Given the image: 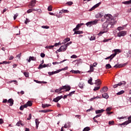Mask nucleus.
Segmentation results:
<instances>
[{"mask_svg":"<svg viewBox=\"0 0 131 131\" xmlns=\"http://www.w3.org/2000/svg\"><path fill=\"white\" fill-rule=\"evenodd\" d=\"M101 20V22H104V21H105V23L110 22L111 25H115L117 22L116 20H115V17H102Z\"/></svg>","mask_w":131,"mask_h":131,"instance_id":"f257e3e1","label":"nucleus"},{"mask_svg":"<svg viewBox=\"0 0 131 131\" xmlns=\"http://www.w3.org/2000/svg\"><path fill=\"white\" fill-rule=\"evenodd\" d=\"M71 90V87L69 85H64L62 86L61 87L59 88L58 89H56L55 90V93H59V94H62L64 93V92H69Z\"/></svg>","mask_w":131,"mask_h":131,"instance_id":"f03ea898","label":"nucleus"},{"mask_svg":"<svg viewBox=\"0 0 131 131\" xmlns=\"http://www.w3.org/2000/svg\"><path fill=\"white\" fill-rule=\"evenodd\" d=\"M113 25H114L110 24V21H108V23L107 21L106 23H103L102 25V28L104 30H105V32H107V31H108V29H109V28H111Z\"/></svg>","mask_w":131,"mask_h":131,"instance_id":"7ed1b4c3","label":"nucleus"},{"mask_svg":"<svg viewBox=\"0 0 131 131\" xmlns=\"http://www.w3.org/2000/svg\"><path fill=\"white\" fill-rule=\"evenodd\" d=\"M95 81V84H97V86H95L93 89V91H94L95 92H96V91H99V90H100V85L101 84V83H102L101 82V80L100 79L96 80Z\"/></svg>","mask_w":131,"mask_h":131,"instance_id":"20e7f679","label":"nucleus"},{"mask_svg":"<svg viewBox=\"0 0 131 131\" xmlns=\"http://www.w3.org/2000/svg\"><path fill=\"white\" fill-rule=\"evenodd\" d=\"M98 22H99V19H95V20L91 21L86 23V25L87 26H90V25H96Z\"/></svg>","mask_w":131,"mask_h":131,"instance_id":"39448f33","label":"nucleus"},{"mask_svg":"<svg viewBox=\"0 0 131 131\" xmlns=\"http://www.w3.org/2000/svg\"><path fill=\"white\" fill-rule=\"evenodd\" d=\"M126 84V82L124 81H122L120 82L119 83L114 85L113 88L114 89H116V88H118V86H121L122 85H125Z\"/></svg>","mask_w":131,"mask_h":131,"instance_id":"423d86ee","label":"nucleus"},{"mask_svg":"<svg viewBox=\"0 0 131 131\" xmlns=\"http://www.w3.org/2000/svg\"><path fill=\"white\" fill-rule=\"evenodd\" d=\"M97 17H112V15L110 14H105L104 12H101L97 14Z\"/></svg>","mask_w":131,"mask_h":131,"instance_id":"0eeeda50","label":"nucleus"},{"mask_svg":"<svg viewBox=\"0 0 131 131\" xmlns=\"http://www.w3.org/2000/svg\"><path fill=\"white\" fill-rule=\"evenodd\" d=\"M67 50V46L65 45L61 46L60 48L57 50V52H65Z\"/></svg>","mask_w":131,"mask_h":131,"instance_id":"6e6552de","label":"nucleus"},{"mask_svg":"<svg viewBox=\"0 0 131 131\" xmlns=\"http://www.w3.org/2000/svg\"><path fill=\"white\" fill-rule=\"evenodd\" d=\"M35 4H36V0H32L29 5V8H34V6H35Z\"/></svg>","mask_w":131,"mask_h":131,"instance_id":"1a4fd4ad","label":"nucleus"},{"mask_svg":"<svg viewBox=\"0 0 131 131\" xmlns=\"http://www.w3.org/2000/svg\"><path fill=\"white\" fill-rule=\"evenodd\" d=\"M126 32L124 31H120L117 33V35L119 37H121V36H124V35H126Z\"/></svg>","mask_w":131,"mask_h":131,"instance_id":"9d476101","label":"nucleus"},{"mask_svg":"<svg viewBox=\"0 0 131 131\" xmlns=\"http://www.w3.org/2000/svg\"><path fill=\"white\" fill-rule=\"evenodd\" d=\"M28 106L29 107H31V106H32V102L31 101H28L26 104L24 105V108H27Z\"/></svg>","mask_w":131,"mask_h":131,"instance_id":"9b49d317","label":"nucleus"},{"mask_svg":"<svg viewBox=\"0 0 131 131\" xmlns=\"http://www.w3.org/2000/svg\"><path fill=\"white\" fill-rule=\"evenodd\" d=\"M82 25H83V24H78L76 28H74L73 30V31H75L76 30H79V28H80V27H81V26H82Z\"/></svg>","mask_w":131,"mask_h":131,"instance_id":"f8f14e48","label":"nucleus"},{"mask_svg":"<svg viewBox=\"0 0 131 131\" xmlns=\"http://www.w3.org/2000/svg\"><path fill=\"white\" fill-rule=\"evenodd\" d=\"M60 71H61V70H57V71H54V72H48V74L50 76L54 75V74H56V73H59V72H60Z\"/></svg>","mask_w":131,"mask_h":131,"instance_id":"ddd939ff","label":"nucleus"},{"mask_svg":"<svg viewBox=\"0 0 131 131\" xmlns=\"http://www.w3.org/2000/svg\"><path fill=\"white\" fill-rule=\"evenodd\" d=\"M100 5H101V2H99V3L94 5L91 9H90V11H93V10H95L96 8H98Z\"/></svg>","mask_w":131,"mask_h":131,"instance_id":"4468645a","label":"nucleus"},{"mask_svg":"<svg viewBox=\"0 0 131 131\" xmlns=\"http://www.w3.org/2000/svg\"><path fill=\"white\" fill-rule=\"evenodd\" d=\"M124 66H125V64H116L115 66H114V68H121L122 67H124Z\"/></svg>","mask_w":131,"mask_h":131,"instance_id":"2eb2a0df","label":"nucleus"},{"mask_svg":"<svg viewBox=\"0 0 131 131\" xmlns=\"http://www.w3.org/2000/svg\"><path fill=\"white\" fill-rule=\"evenodd\" d=\"M129 123H131V119H128V121H126L125 122L122 123L121 125H127Z\"/></svg>","mask_w":131,"mask_h":131,"instance_id":"dca6fc26","label":"nucleus"},{"mask_svg":"<svg viewBox=\"0 0 131 131\" xmlns=\"http://www.w3.org/2000/svg\"><path fill=\"white\" fill-rule=\"evenodd\" d=\"M8 103H9L10 106H13V105L14 104V100H13V99L10 98L8 100Z\"/></svg>","mask_w":131,"mask_h":131,"instance_id":"f3484780","label":"nucleus"},{"mask_svg":"<svg viewBox=\"0 0 131 131\" xmlns=\"http://www.w3.org/2000/svg\"><path fill=\"white\" fill-rule=\"evenodd\" d=\"M46 67H48V65L44 64L42 65V64H40L39 65L38 69H41L42 68H46Z\"/></svg>","mask_w":131,"mask_h":131,"instance_id":"a211bd4d","label":"nucleus"},{"mask_svg":"<svg viewBox=\"0 0 131 131\" xmlns=\"http://www.w3.org/2000/svg\"><path fill=\"white\" fill-rule=\"evenodd\" d=\"M35 123H36V127L37 129V128H38V125H39V123H40V122L38 120V119H35Z\"/></svg>","mask_w":131,"mask_h":131,"instance_id":"6ab92c4d","label":"nucleus"},{"mask_svg":"<svg viewBox=\"0 0 131 131\" xmlns=\"http://www.w3.org/2000/svg\"><path fill=\"white\" fill-rule=\"evenodd\" d=\"M20 125H21V126H24V124L22 123V121H19L16 124V126H20Z\"/></svg>","mask_w":131,"mask_h":131,"instance_id":"aec40b11","label":"nucleus"},{"mask_svg":"<svg viewBox=\"0 0 131 131\" xmlns=\"http://www.w3.org/2000/svg\"><path fill=\"white\" fill-rule=\"evenodd\" d=\"M105 110L102 109V110H98L95 111L96 114H99L100 113H103Z\"/></svg>","mask_w":131,"mask_h":131,"instance_id":"412c9836","label":"nucleus"},{"mask_svg":"<svg viewBox=\"0 0 131 131\" xmlns=\"http://www.w3.org/2000/svg\"><path fill=\"white\" fill-rule=\"evenodd\" d=\"M74 31V34H82L83 32L82 31Z\"/></svg>","mask_w":131,"mask_h":131,"instance_id":"4be33fe9","label":"nucleus"},{"mask_svg":"<svg viewBox=\"0 0 131 131\" xmlns=\"http://www.w3.org/2000/svg\"><path fill=\"white\" fill-rule=\"evenodd\" d=\"M52 111L51 110H46L39 111V112H42V113H48V112H51Z\"/></svg>","mask_w":131,"mask_h":131,"instance_id":"5701e85b","label":"nucleus"},{"mask_svg":"<svg viewBox=\"0 0 131 131\" xmlns=\"http://www.w3.org/2000/svg\"><path fill=\"white\" fill-rule=\"evenodd\" d=\"M66 60H63L60 61V62H53L52 63V64H53V65H57V64H61V63H63V62H65V61H66Z\"/></svg>","mask_w":131,"mask_h":131,"instance_id":"b1692460","label":"nucleus"},{"mask_svg":"<svg viewBox=\"0 0 131 131\" xmlns=\"http://www.w3.org/2000/svg\"><path fill=\"white\" fill-rule=\"evenodd\" d=\"M51 104H42V108H47V107H50L51 106Z\"/></svg>","mask_w":131,"mask_h":131,"instance_id":"393cba45","label":"nucleus"},{"mask_svg":"<svg viewBox=\"0 0 131 131\" xmlns=\"http://www.w3.org/2000/svg\"><path fill=\"white\" fill-rule=\"evenodd\" d=\"M108 91V88L107 87H103L102 89V90L100 91V92H103L104 93H106Z\"/></svg>","mask_w":131,"mask_h":131,"instance_id":"a878e982","label":"nucleus"},{"mask_svg":"<svg viewBox=\"0 0 131 131\" xmlns=\"http://www.w3.org/2000/svg\"><path fill=\"white\" fill-rule=\"evenodd\" d=\"M122 4H123V5H129L130 4H131V0L123 2Z\"/></svg>","mask_w":131,"mask_h":131,"instance_id":"bb28decb","label":"nucleus"},{"mask_svg":"<svg viewBox=\"0 0 131 131\" xmlns=\"http://www.w3.org/2000/svg\"><path fill=\"white\" fill-rule=\"evenodd\" d=\"M102 97H103L104 99H108V98H109V96H108V94L104 93L102 94Z\"/></svg>","mask_w":131,"mask_h":131,"instance_id":"cd10ccee","label":"nucleus"},{"mask_svg":"<svg viewBox=\"0 0 131 131\" xmlns=\"http://www.w3.org/2000/svg\"><path fill=\"white\" fill-rule=\"evenodd\" d=\"M59 101H60V99L58 97H57L56 98H54L53 100V101L55 102V103H57V102H59Z\"/></svg>","mask_w":131,"mask_h":131,"instance_id":"c85d7f7f","label":"nucleus"},{"mask_svg":"<svg viewBox=\"0 0 131 131\" xmlns=\"http://www.w3.org/2000/svg\"><path fill=\"white\" fill-rule=\"evenodd\" d=\"M70 41V38H66V39H64L63 42L62 43H66V42H68V41Z\"/></svg>","mask_w":131,"mask_h":131,"instance_id":"c756f323","label":"nucleus"},{"mask_svg":"<svg viewBox=\"0 0 131 131\" xmlns=\"http://www.w3.org/2000/svg\"><path fill=\"white\" fill-rule=\"evenodd\" d=\"M95 70V69L94 68L93 66H90V70L89 71H88V72H93L94 70Z\"/></svg>","mask_w":131,"mask_h":131,"instance_id":"7c9ffc66","label":"nucleus"},{"mask_svg":"<svg viewBox=\"0 0 131 131\" xmlns=\"http://www.w3.org/2000/svg\"><path fill=\"white\" fill-rule=\"evenodd\" d=\"M34 11H36V10L35 9H30L27 11V13H32V12H34Z\"/></svg>","mask_w":131,"mask_h":131,"instance_id":"2f4dec72","label":"nucleus"},{"mask_svg":"<svg viewBox=\"0 0 131 131\" xmlns=\"http://www.w3.org/2000/svg\"><path fill=\"white\" fill-rule=\"evenodd\" d=\"M105 68L106 69H110V68H112V67L111 65H110V64L108 63L105 65Z\"/></svg>","mask_w":131,"mask_h":131,"instance_id":"473e14b6","label":"nucleus"},{"mask_svg":"<svg viewBox=\"0 0 131 131\" xmlns=\"http://www.w3.org/2000/svg\"><path fill=\"white\" fill-rule=\"evenodd\" d=\"M46 49H49L50 50H52V49H54V46H47L45 47Z\"/></svg>","mask_w":131,"mask_h":131,"instance_id":"72a5a7b5","label":"nucleus"},{"mask_svg":"<svg viewBox=\"0 0 131 131\" xmlns=\"http://www.w3.org/2000/svg\"><path fill=\"white\" fill-rule=\"evenodd\" d=\"M69 11L67 10L62 9L60 12H59V14H62V13H68Z\"/></svg>","mask_w":131,"mask_h":131,"instance_id":"f704fd0d","label":"nucleus"},{"mask_svg":"<svg viewBox=\"0 0 131 131\" xmlns=\"http://www.w3.org/2000/svg\"><path fill=\"white\" fill-rule=\"evenodd\" d=\"M10 63H11L10 61H4L3 62H0V65L2 64H10Z\"/></svg>","mask_w":131,"mask_h":131,"instance_id":"c9c22d12","label":"nucleus"},{"mask_svg":"<svg viewBox=\"0 0 131 131\" xmlns=\"http://www.w3.org/2000/svg\"><path fill=\"white\" fill-rule=\"evenodd\" d=\"M122 94H124V91L122 90L120 91L119 92L117 93V96H119L120 95H122Z\"/></svg>","mask_w":131,"mask_h":131,"instance_id":"e433bc0d","label":"nucleus"},{"mask_svg":"<svg viewBox=\"0 0 131 131\" xmlns=\"http://www.w3.org/2000/svg\"><path fill=\"white\" fill-rule=\"evenodd\" d=\"M72 72H73V73H75V74H78L80 73V72L78 70L77 71L72 70Z\"/></svg>","mask_w":131,"mask_h":131,"instance_id":"4c0bfd02","label":"nucleus"},{"mask_svg":"<svg viewBox=\"0 0 131 131\" xmlns=\"http://www.w3.org/2000/svg\"><path fill=\"white\" fill-rule=\"evenodd\" d=\"M48 10L49 12L53 11V6H52L51 5L49 6L48 8Z\"/></svg>","mask_w":131,"mask_h":131,"instance_id":"58836bf2","label":"nucleus"},{"mask_svg":"<svg viewBox=\"0 0 131 131\" xmlns=\"http://www.w3.org/2000/svg\"><path fill=\"white\" fill-rule=\"evenodd\" d=\"M75 93V91H72L70 92L69 94H68V96H69V97H71V96H72V95H74V94Z\"/></svg>","mask_w":131,"mask_h":131,"instance_id":"ea45409f","label":"nucleus"},{"mask_svg":"<svg viewBox=\"0 0 131 131\" xmlns=\"http://www.w3.org/2000/svg\"><path fill=\"white\" fill-rule=\"evenodd\" d=\"M30 59H31L32 61H36V57L33 56H30Z\"/></svg>","mask_w":131,"mask_h":131,"instance_id":"a19ab883","label":"nucleus"},{"mask_svg":"<svg viewBox=\"0 0 131 131\" xmlns=\"http://www.w3.org/2000/svg\"><path fill=\"white\" fill-rule=\"evenodd\" d=\"M89 130H91V128H90V127H86L83 130V131H89Z\"/></svg>","mask_w":131,"mask_h":131,"instance_id":"79ce46f5","label":"nucleus"},{"mask_svg":"<svg viewBox=\"0 0 131 131\" xmlns=\"http://www.w3.org/2000/svg\"><path fill=\"white\" fill-rule=\"evenodd\" d=\"M66 5H68V6H72V5H73V2H68L66 3Z\"/></svg>","mask_w":131,"mask_h":131,"instance_id":"37998d69","label":"nucleus"},{"mask_svg":"<svg viewBox=\"0 0 131 131\" xmlns=\"http://www.w3.org/2000/svg\"><path fill=\"white\" fill-rule=\"evenodd\" d=\"M93 78L92 77L90 78V79L88 80V83H90V84H93Z\"/></svg>","mask_w":131,"mask_h":131,"instance_id":"c03bdc74","label":"nucleus"},{"mask_svg":"<svg viewBox=\"0 0 131 131\" xmlns=\"http://www.w3.org/2000/svg\"><path fill=\"white\" fill-rule=\"evenodd\" d=\"M112 110V108L111 107H107L105 111H106L107 112H110V111H111Z\"/></svg>","mask_w":131,"mask_h":131,"instance_id":"a18cd8bd","label":"nucleus"},{"mask_svg":"<svg viewBox=\"0 0 131 131\" xmlns=\"http://www.w3.org/2000/svg\"><path fill=\"white\" fill-rule=\"evenodd\" d=\"M22 54L20 53L16 56V58H18L19 60H21V55Z\"/></svg>","mask_w":131,"mask_h":131,"instance_id":"49530a36","label":"nucleus"},{"mask_svg":"<svg viewBox=\"0 0 131 131\" xmlns=\"http://www.w3.org/2000/svg\"><path fill=\"white\" fill-rule=\"evenodd\" d=\"M115 54H117V53H120V50L119 49H115L114 50Z\"/></svg>","mask_w":131,"mask_h":131,"instance_id":"de8ad7c7","label":"nucleus"},{"mask_svg":"<svg viewBox=\"0 0 131 131\" xmlns=\"http://www.w3.org/2000/svg\"><path fill=\"white\" fill-rule=\"evenodd\" d=\"M108 124L110 125H114V121H109Z\"/></svg>","mask_w":131,"mask_h":131,"instance_id":"09e8293b","label":"nucleus"},{"mask_svg":"<svg viewBox=\"0 0 131 131\" xmlns=\"http://www.w3.org/2000/svg\"><path fill=\"white\" fill-rule=\"evenodd\" d=\"M41 28H44L45 29H49V28H50V27L48 26H42Z\"/></svg>","mask_w":131,"mask_h":131,"instance_id":"8fccbe9b","label":"nucleus"},{"mask_svg":"<svg viewBox=\"0 0 131 131\" xmlns=\"http://www.w3.org/2000/svg\"><path fill=\"white\" fill-rule=\"evenodd\" d=\"M115 56H116V53L113 54L110 56L111 57V59H113Z\"/></svg>","mask_w":131,"mask_h":131,"instance_id":"3c124183","label":"nucleus"},{"mask_svg":"<svg viewBox=\"0 0 131 131\" xmlns=\"http://www.w3.org/2000/svg\"><path fill=\"white\" fill-rule=\"evenodd\" d=\"M71 59H76L77 58V56L75 55H73L72 56H71Z\"/></svg>","mask_w":131,"mask_h":131,"instance_id":"603ef678","label":"nucleus"},{"mask_svg":"<svg viewBox=\"0 0 131 131\" xmlns=\"http://www.w3.org/2000/svg\"><path fill=\"white\" fill-rule=\"evenodd\" d=\"M25 93V92H24V91H21L20 92H18L17 94L18 95H20V94H21V95H24V94Z\"/></svg>","mask_w":131,"mask_h":131,"instance_id":"864d4df0","label":"nucleus"},{"mask_svg":"<svg viewBox=\"0 0 131 131\" xmlns=\"http://www.w3.org/2000/svg\"><path fill=\"white\" fill-rule=\"evenodd\" d=\"M24 75H25V76H26V77H28V76H29V75L27 72H24Z\"/></svg>","mask_w":131,"mask_h":131,"instance_id":"5fc2aeb1","label":"nucleus"},{"mask_svg":"<svg viewBox=\"0 0 131 131\" xmlns=\"http://www.w3.org/2000/svg\"><path fill=\"white\" fill-rule=\"evenodd\" d=\"M105 31L103 32V31H101L99 32V33H98V35L99 36H101V35H102V34H103V33H105Z\"/></svg>","mask_w":131,"mask_h":131,"instance_id":"6e6d98bb","label":"nucleus"},{"mask_svg":"<svg viewBox=\"0 0 131 131\" xmlns=\"http://www.w3.org/2000/svg\"><path fill=\"white\" fill-rule=\"evenodd\" d=\"M31 117H32V115L31 114H30L29 115L28 118H27V120H30V119H31Z\"/></svg>","mask_w":131,"mask_h":131,"instance_id":"4d7b16f0","label":"nucleus"},{"mask_svg":"<svg viewBox=\"0 0 131 131\" xmlns=\"http://www.w3.org/2000/svg\"><path fill=\"white\" fill-rule=\"evenodd\" d=\"M96 39V37L95 36H91L90 38V40H95Z\"/></svg>","mask_w":131,"mask_h":131,"instance_id":"13d9d810","label":"nucleus"},{"mask_svg":"<svg viewBox=\"0 0 131 131\" xmlns=\"http://www.w3.org/2000/svg\"><path fill=\"white\" fill-rule=\"evenodd\" d=\"M46 56V54H45V53H41L40 54V56L41 57V58H45Z\"/></svg>","mask_w":131,"mask_h":131,"instance_id":"bf43d9fd","label":"nucleus"},{"mask_svg":"<svg viewBox=\"0 0 131 131\" xmlns=\"http://www.w3.org/2000/svg\"><path fill=\"white\" fill-rule=\"evenodd\" d=\"M29 22H30V20L28 18H26V20L25 22V24H27V23H29Z\"/></svg>","mask_w":131,"mask_h":131,"instance_id":"052dcab7","label":"nucleus"},{"mask_svg":"<svg viewBox=\"0 0 131 131\" xmlns=\"http://www.w3.org/2000/svg\"><path fill=\"white\" fill-rule=\"evenodd\" d=\"M4 123V120L0 118V124H3Z\"/></svg>","mask_w":131,"mask_h":131,"instance_id":"680f3d73","label":"nucleus"},{"mask_svg":"<svg viewBox=\"0 0 131 131\" xmlns=\"http://www.w3.org/2000/svg\"><path fill=\"white\" fill-rule=\"evenodd\" d=\"M24 109V105H21L20 107V110H21V111H23Z\"/></svg>","mask_w":131,"mask_h":131,"instance_id":"e2e57ef3","label":"nucleus"},{"mask_svg":"<svg viewBox=\"0 0 131 131\" xmlns=\"http://www.w3.org/2000/svg\"><path fill=\"white\" fill-rule=\"evenodd\" d=\"M97 65H98V63L97 62H94L93 64V66H93V67H96V66H97Z\"/></svg>","mask_w":131,"mask_h":131,"instance_id":"0e129e2a","label":"nucleus"},{"mask_svg":"<svg viewBox=\"0 0 131 131\" xmlns=\"http://www.w3.org/2000/svg\"><path fill=\"white\" fill-rule=\"evenodd\" d=\"M117 29H118V30L120 31V30H122V29H123V28H122V27H119L117 28Z\"/></svg>","mask_w":131,"mask_h":131,"instance_id":"69168bd1","label":"nucleus"},{"mask_svg":"<svg viewBox=\"0 0 131 131\" xmlns=\"http://www.w3.org/2000/svg\"><path fill=\"white\" fill-rule=\"evenodd\" d=\"M8 102V100L7 99H4L3 101V103H7Z\"/></svg>","mask_w":131,"mask_h":131,"instance_id":"338daca9","label":"nucleus"},{"mask_svg":"<svg viewBox=\"0 0 131 131\" xmlns=\"http://www.w3.org/2000/svg\"><path fill=\"white\" fill-rule=\"evenodd\" d=\"M13 59H14V57H13V56H11L9 57V60H13Z\"/></svg>","mask_w":131,"mask_h":131,"instance_id":"774afa93","label":"nucleus"}]
</instances>
